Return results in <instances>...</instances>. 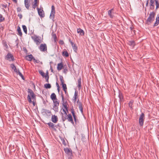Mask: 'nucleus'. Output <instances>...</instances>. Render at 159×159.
<instances>
[{"instance_id":"obj_35","label":"nucleus","mask_w":159,"mask_h":159,"mask_svg":"<svg viewBox=\"0 0 159 159\" xmlns=\"http://www.w3.org/2000/svg\"><path fill=\"white\" fill-rule=\"evenodd\" d=\"M129 44L130 45H131L133 47H134V46L135 45V43H134V41H129Z\"/></svg>"},{"instance_id":"obj_45","label":"nucleus","mask_w":159,"mask_h":159,"mask_svg":"<svg viewBox=\"0 0 159 159\" xmlns=\"http://www.w3.org/2000/svg\"><path fill=\"white\" fill-rule=\"evenodd\" d=\"M59 44H61V45H62V44H64V42L62 40H61L59 41Z\"/></svg>"},{"instance_id":"obj_48","label":"nucleus","mask_w":159,"mask_h":159,"mask_svg":"<svg viewBox=\"0 0 159 159\" xmlns=\"http://www.w3.org/2000/svg\"><path fill=\"white\" fill-rule=\"evenodd\" d=\"M11 68L13 69H14L15 68H16V67H15V66H14V65L13 64H12L11 65Z\"/></svg>"},{"instance_id":"obj_8","label":"nucleus","mask_w":159,"mask_h":159,"mask_svg":"<svg viewBox=\"0 0 159 159\" xmlns=\"http://www.w3.org/2000/svg\"><path fill=\"white\" fill-rule=\"evenodd\" d=\"M32 39L37 45L39 44L41 42V40L37 36L32 37Z\"/></svg>"},{"instance_id":"obj_15","label":"nucleus","mask_w":159,"mask_h":159,"mask_svg":"<svg viewBox=\"0 0 159 159\" xmlns=\"http://www.w3.org/2000/svg\"><path fill=\"white\" fill-rule=\"evenodd\" d=\"M64 150L65 152L70 156L72 155V151L70 149L68 148H66L64 149Z\"/></svg>"},{"instance_id":"obj_24","label":"nucleus","mask_w":159,"mask_h":159,"mask_svg":"<svg viewBox=\"0 0 159 159\" xmlns=\"http://www.w3.org/2000/svg\"><path fill=\"white\" fill-rule=\"evenodd\" d=\"M63 67V64L61 63H60L57 64V69L58 70H60Z\"/></svg>"},{"instance_id":"obj_21","label":"nucleus","mask_w":159,"mask_h":159,"mask_svg":"<svg viewBox=\"0 0 159 159\" xmlns=\"http://www.w3.org/2000/svg\"><path fill=\"white\" fill-rule=\"evenodd\" d=\"M77 32L81 36H83L84 35V32L80 28L78 29L77 30Z\"/></svg>"},{"instance_id":"obj_53","label":"nucleus","mask_w":159,"mask_h":159,"mask_svg":"<svg viewBox=\"0 0 159 159\" xmlns=\"http://www.w3.org/2000/svg\"><path fill=\"white\" fill-rule=\"evenodd\" d=\"M28 100V101H29V102L30 103V104H32V102H33V101H32V100Z\"/></svg>"},{"instance_id":"obj_25","label":"nucleus","mask_w":159,"mask_h":159,"mask_svg":"<svg viewBox=\"0 0 159 159\" xmlns=\"http://www.w3.org/2000/svg\"><path fill=\"white\" fill-rule=\"evenodd\" d=\"M17 31H18V34L20 36H22V34L21 31V30L20 28V27L19 26L18 27L17 29Z\"/></svg>"},{"instance_id":"obj_37","label":"nucleus","mask_w":159,"mask_h":159,"mask_svg":"<svg viewBox=\"0 0 159 159\" xmlns=\"http://www.w3.org/2000/svg\"><path fill=\"white\" fill-rule=\"evenodd\" d=\"M134 102L133 100H131L129 102V107H130L131 108H132V104L133 102Z\"/></svg>"},{"instance_id":"obj_33","label":"nucleus","mask_w":159,"mask_h":159,"mask_svg":"<svg viewBox=\"0 0 159 159\" xmlns=\"http://www.w3.org/2000/svg\"><path fill=\"white\" fill-rule=\"evenodd\" d=\"M5 20V18L2 15L0 14V22L4 21Z\"/></svg>"},{"instance_id":"obj_52","label":"nucleus","mask_w":159,"mask_h":159,"mask_svg":"<svg viewBox=\"0 0 159 159\" xmlns=\"http://www.w3.org/2000/svg\"><path fill=\"white\" fill-rule=\"evenodd\" d=\"M14 71H15L17 73L18 72V71H19V70H17L16 68H15V69H14Z\"/></svg>"},{"instance_id":"obj_6","label":"nucleus","mask_w":159,"mask_h":159,"mask_svg":"<svg viewBox=\"0 0 159 159\" xmlns=\"http://www.w3.org/2000/svg\"><path fill=\"white\" fill-rule=\"evenodd\" d=\"M37 10L38 14L42 18L44 17L45 13L43 8H39L38 7Z\"/></svg>"},{"instance_id":"obj_1","label":"nucleus","mask_w":159,"mask_h":159,"mask_svg":"<svg viewBox=\"0 0 159 159\" xmlns=\"http://www.w3.org/2000/svg\"><path fill=\"white\" fill-rule=\"evenodd\" d=\"M149 4L150 8L152 10H153L156 6V10L157 11L159 7V2L158 0H147L146 3V6H148Z\"/></svg>"},{"instance_id":"obj_7","label":"nucleus","mask_w":159,"mask_h":159,"mask_svg":"<svg viewBox=\"0 0 159 159\" xmlns=\"http://www.w3.org/2000/svg\"><path fill=\"white\" fill-rule=\"evenodd\" d=\"M62 111L63 112V113H61L62 120L63 121H64L67 119V116L68 115H67V114L65 109H62Z\"/></svg>"},{"instance_id":"obj_26","label":"nucleus","mask_w":159,"mask_h":159,"mask_svg":"<svg viewBox=\"0 0 159 159\" xmlns=\"http://www.w3.org/2000/svg\"><path fill=\"white\" fill-rule=\"evenodd\" d=\"M62 55L66 57H67L69 56V53L66 50L63 51L62 52Z\"/></svg>"},{"instance_id":"obj_56","label":"nucleus","mask_w":159,"mask_h":159,"mask_svg":"<svg viewBox=\"0 0 159 159\" xmlns=\"http://www.w3.org/2000/svg\"><path fill=\"white\" fill-rule=\"evenodd\" d=\"M70 159H71L70 158Z\"/></svg>"},{"instance_id":"obj_27","label":"nucleus","mask_w":159,"mask_h":159,"mask_svg":"<svg viewBox=\"0 0 159 159\" xmlns=\"http://www.w3.org/2000/svg\"><path fill=\"white\" fill-rule=\"evenodd\" d=\"M112 9H111V10L108 11V14L110 17L111 18H113L114 16V15L112 14Z\"/></svg>"},{"instance_id":"obj_31","label":"nucleus","mask_w":159,"mask_h":159,"mask_svg":"<svg viewBox=\"0 0 159 159\" xmlns=\"http://www.w3.org/2000/svg\"><path fill=\"white\" fill-rule=\"evenodd\" d=\"M78 98V93L77 91H75L74 98V99H76Z\"/></svg>"},{"instance_id":"obj_11","label":"nucleus","mask_w":159,"mask_h":159,"mask_svg":"<svg viewBox=\"0 0 159 159\" xmlns=\"http://www.w3.org/2000/svg\"><path fill=\"white\" fill-rule=\"evenodd\" d=\"M39 48L40 50L42 52H44L47 50L46 45L45 44H41Z\"/></svg>"},{"instance_id":"obj_17","label":"nucleus","mask_w":159,"mask_h":159,"mask_svg":"<svg viewBox=\"0 0 159 159\" xmlns=\"http://www.w3.org/2000/svg\"><path fill=\"white\" fill-rule=\"evenodd\" d=\"M39 3V0H34L32 3V7L34 9H35L36 7L38 6Z\"/></svg>"},{"instance_id":"obj_9","label":"nucleus","mask_w":159,"mask_h":159,"mask_svg":"<svg viewBox=\"0 0 159 159\" xmlns=\"http://www.w3.org/2000/svg\"><path fill=\"white\" fill-rule=\"evenodd\" d=\"M62 108L63 109H65L67 111L68 105L67 102H66V100H62Z\"/></svg>"},{"instance_id":"obj_23","label":"nucleus","mask_w":159,"mask_h":159,"mask_svg":"<svg viewBox=\"0 0 159 159\" xmlns=\"http://www.w3.org/2000/svg\"><path fill=\"white\" fill-rule=\"evenodd\" d=\"M33 57L32 55H29L25 57L26 59L29 61H31L33 59Z\"/></svg>"},{"instance_id":"obj_34","label":"nucleus","mask_w":159,"mask_h":159,"mask_svg":"<svg viewBox=\"0 0 159 159\" xmlns=\"http://www.w3.org/2000/svg\"><path fill=\"white\" fill-rule=\"evenodd\" d=\"M22 28L24 32L26 34L27 33V28L26 27L25 25H22Z\"/></svg>"},{"instance_id":"obj_49","label":"nucleus","mask_w":159,"mask_h":159,"mask_svg":"<svg viewBox=\"0 0 159 159\" xmlns=\"http://www.w3.org/2000/svg\"><path fill=\"white\" fill-rule=\"evenodd\" d=\"M2 6L3 8H6L7 7V5L2 4Z\"/></svg>"},{"instance_id":"obj_39","label":"nucleus","mask_w":159,"mask_h":159,"mask_svg":"<svg viewBox=\"0 0 159 159\" xmlns=\"http://www.w3.org/2000/svg\"><path fill=\"white\" fill-rule=\"evenodd\" d=\"M60 80L61 82V84H64V81L63 79V77L62 76H60Z\"/></svg>"},{"instance_id":"obj_43","label":"nucleus","mask_w":159,"mask_h":159,"mask_svg":"<svg viewBox=\"0 0 159 159\" xmlns=\"http://www.w3.org/2000/svg\"><path fill=\"white\" fill-rule=\"evenodd\" d=\"M32 60L34 61V62L35 63H38L39 62V61L38 60L35 59L34 57L33 58V59H32Z\"/></svg>"},{"instance_id":"obj_18","label":"nucleus","mask_w":159,"mask_h":159,"mask_svg":"<svg viewBox=\"0 0 159 159\" xmlns=\"http://www.w3.org/2000/svg\"><path fill=\"white\" fill-rule=\"evenodd\" d=\"M69 40L73 50L75 52H76L77 50V47L76 46V44H74L72 41H71L70 39H69Z\"/></svg>"},{"instance_id":"obj_30","label":"nucleus","mask_w":159,"mask_h":159,"mask_svg":"<svg viewBox=\"0 0 159 159\" xmlns=\"http://www.w3.org/2000/svg\"><path fill=\"white\" fill-rule=\"evenodd\" d=\"M50 97L52 99H56V95L54 93L52 94Z\"/></svg>"},{"instance_id":"obj_3","label":"nucleus","mask_w":159,"mask_h":159,"mask_svg":"<svg viewBox=\"0 0 159 159\" xmlns=\"http://www.w3.org/2000/svg\"><path fill=\"white\" fill-rule=\"evenodd\" d=\"M144 119V114L143 113H142L141 115L140 116L139 119V123L140 126L141 127L143 126Z\"/></svg>"},{"instance_id":"obj_42","label":"nucleus","mask_w":159,"mask_h":159,"mask_svg":"<svg viewBox=\"0 0 159 159\" xmlns=\"http://www.w3.org/2000/svg\"><path fill=\"white\" fill-rule=\"evenodd\" d=\"M119 97L120 99H122L123 98L122 95L121 93H119Z\"/></svg>"},{"instance_id":"obj_50","label":"nucleus","mask_w":159,"mask_h":159,"mask_svg":"<svg viewBox=\"0 0 159 159\" xmlns=\"http://www.w3.org/2000/svg\"><path fill=\"white\" fill-rule=\"evenodd\" d=\"M56 85L57 87V90H58V92H59V86L58 83H56Z\"/></svg>"},{"instance_id":"obj_10","label":"nucleus","mask_w":159,"mask_h":159,"mask_svg":"<svg viewBox=\"0 0 159 159\" xmlns=\"http://www.w3.org/2000/svg\"><path fill=\"white\" fill-rule=\"evenodd\" d=\"M28 97L29 98V99H33L35 98V95L31 90L29 91Z\"/></svg>"},{"instance_id":"obj_41","label":"nucleus","mask_w":159,"mask_h":159,"mask_svg":"<svg viewBox=\"0 0 159 159\" xmlns=\"http://www.w3.org/2000/svg\"><path fill=\"white\" fill-rule=\"evenodd\" d=\"M17 74H18L23 79H24V76H23L22 74L19 71H18V72L17 73Z\"/></svg>"},{"instance_id":"obj_44","label":"nucleus","mask_w":159,"mask_h":159,"mask_svg":"<svg viewBox=\"0 0 159 159\" xmlns=\"http://www.w3.org/2000/svg\"><path fill=\"white\" fill-rule=\"evenodd\" d=\"M45 112L46 113H49V114L51 113V111H50L49 110H45Z\"/></svg>"},{"instance_id":"obj_14","label":"nucleus","mask_w":159,"mask_h":159,"mask_svg":"<svg viewBox=\"0 0 159 159\" xmlns=\"http://www.w3.org/2000/svg\"><path fill=\"white\" fill-rule=\"evenodd\" d=\"M39 74L43 77H45V78L46 80V81L47 82H48L49 76L48 74H47L46 75H45V73L43 71H39Z\"/></svg>"},{"instance_id":"obj_13","label":"nucleus","mask_w":159,"mask_h":159,"mask_svg":"<svg viewBox=\"0 0 159 159\" xmlns=\"http://www.w3.org/2000/svg\"><path fill=\"white\" fill-rule=\"evenodd\" d=\"M68 121L70 122L74 126L75 125V123L73 121L72 117L70 114H69L67 115V118Z\"/></svg>"},{"instance_id":"obj_28","label":"nucleus","mask_w":159,"mask_h":159,"mask_svg":"<svg viewBox=\"0 0 159 159\" xmlns=\"http://www.w3.org/2000/svg\"><path fill=\"white\" fill-rule=\"evenodd\" d=\"M62 85V87L63 88V89L64 91H65V93H66V92L67 91V87L66 84H61Z\"/></svg>"},{"instance_id":"obj_36","label":"nucleus","mask_w":159,"mask_h":159,"mask_svg":"<svg viewBox=\"0 0 159 159\" xmlns=\"http://www.w3.org/2000/svg\"><path fill=\"white\" fill-rule=\"evenodd\" d=\"M76 116L74 117V119L75 121V125H78L79 124V121L76 118Z\"/></svg>"},{"instance_id":"obj_32","label":"nucleus","mask_w":159,"mask_h":159,"mask_svg":"<svg viewBox=\"0 0 159 159\" xmlns=\"http://www.w3.org/2000/svg\"><path fill=\"white\" fill-rule=\"evenodd\" d=\"M78 86L79 89H80L81 86V78H80L78 80Z\"/></svg>"},{"instance_id":"obj_47","label":"nucleus","mask_w":159,"mask_h":159,"mask_svg":"<svg viewBox=\"0 0 159 159\" xmlns=\"http://www.w3.org/2000/svg\"><path fill=\"white\" fill-rule=\"evenodd\" d=\"M36 101H33L32 104L33 106H35L36 104Z\"/></svg>"},{"instance_id":"obj_54","label":"nucleus","mask_w":159,"mask_h":159,"mask_svg":"<svg viewBox=\"0 0 159 159\" xmlns=\"http://www.w3.org/2000/svg\"><path fill=\"white\" fill-rule=\"evenodd\" d=\"M15 3H17V0H12Z\"/></svg>"},{"instance_id":"obj_12","label":"nucleus","mask_w":159,"mask_h":159,"mask_svg":"<svg viewBox=\"0 0 159 159\" xmlns=\"http://www.w3.org/2000/svg\"><path fill=\"white\" fill-rule=\"evenodd\" d=\"M6 59L9 61H13L14 59L13 56L10 53H8L7 55Z\"/></svg>"},{"instance_id":"obj_22","label":"nucleus","mask_w":159,"mask_h":159,"mask_svg":"<svg viewBox=\"0 0 159 159\" xmlns=\"http://www.w3.org/2000/svg\"><path fill=\"white\" fill-rule=\"evenodd\" d=\"M79 100H78L77 101V103H78V105L79 106V108L81 113H83V108L82 107V104L80 102H79Z\"/></svg>"},{"instance_id":"obj_29","label":"nucleus","mask_w":159,"mask_h":159,"mask_svg":"<svg viewBox=\"0 0 159 159\" xmlns=\"http://www.w3.org/2000/svg\"><path fill=\"white\" fill-rule=\"evenodd\" d=\"M52 38L53 39L54 42L56 43L57 41V36L56 34H55L53 33L52 34Z\"/></svg>"},{"instance_id":"obj_55","label":"nucleus","mask_w":159,"mask_h":159,"mask_svg":"<svg viewBox=\"0 0 159 159\" xmlns=\"http://www.w3.org/2000/svg\"><path fill=\"white\" fill-rule=\"evenodd\" d=\"M62 143H63V144L65 145V144L64 143H65V141H64H64H63Z\"/></svg>"},{"instance_id":"obj_46","label":"nucleus","mask_w":159,"mask_h":159,"mask_svg":"<svg viewBox=\"0 0 159 159\" xmlns=\"http://www.w3.org/2000/svg\"><path fill=\"white\" fill-rule=\"evenodd\" d=\"M21 11V8L18 7L17 8V11L18 12H20Z\"/></svg>"},{"instance_id":"obj_4","label":"nucleus","mask_w":159,"mask_h":159,"mask_svg":"<svg viewBox=\"0 0 159 159\" xmlns=\"http://www.w3.org/2000/svg\"><path fill=\"white\" fill-rule=\"evenodd\" d=\"M53 109L55 111H58V106L59 105V102L57 101V100H53Z\"/></svg>"},{"instance_id":"obj_38","label":"nucleus","mask_w":159,"mask_h":159,"mask_svg":"<svg viewBox=\"0 0 159 159\" xmlns=\"http://www.w3.org/2000/svg\"><path fill=\"white\" fill-rule=\"evenodd\" d=\"M44 87L46 89H50L51 88V85L49 84H46L44 85Z\"/></svg>"},{"instance_id":"obj_51","label":"nucleus","mask_w":159,"mask_h":159,"mask_svg":"<svg viewBox=\"0 0 159 159\" xmlns=\"http://www.w3.org/2000/svg\"><path fill=\"white\" fill-rule=\"evenodd\" d=\"M18 16L20 17V19H21L22 17V16L21 14H18Z\"/></svg>"},{"instance_id":"obj_20","label":"nucleus","mask_w":159,"mask_h":159,"mask_svg":"<svg viewBox=\"0 0 159 159\" xmlns=\"http://www.w3.org/2000/svg\"><path fill=\"white\" fill-rule=\"evenodd\" d=\"M47 124L48 125L49 127L51 128L52 129L54 130H56L55 127H56V125H55L54 124L51 122H50L49 123H48Z\"/></svg>"},{"instance_id":"obj_16","label":"nucleus","mask_w":159,"mask_h":159,"mask_svg":"<svg viewBox=\"0 0 159 159\" xmlns=\"http://www.w3.org/2000/svg\"><path fill=\"white\" fill-rule=\"evenodd\" d=\"M51 120L54 123H56L57 122L58 119L57 116L54 115H52L51 117Z\"/></svg>"},{"instance_id":"obj_5","label":"nucleus","mask_w":159,"mask_h":159,"mask_svg":"<svg viewBox=\"0 0 159 159\" xmlns=\"http://www.w3.org/2000/svg\"><path fill=\"white\" fill-rule=\"evenodd\" d=\"M55 8L54 6L53 5L51 7V11L50 16V18L52 20H54L55 17Z\"/></svg>"},{"instance_id":"obj_2","label":"nucleus","mask_w":159,"mask_h":159,"mask_svg":"<svg viewBox=\"0 0 159 159\" xmlns=\"http://www.w3.org/2000/svg\"><path fill=\"white\" fill-rule=\"evenodd\" d=\"M155 15L156 13L155 12L153 11L151 12L146 21V23L148 25L151 24L154 21Z\"/></svg>"},{"instance_id":"obj_40","label":"nucleus","mask_w":159,"mask_h":159,"mask_svg":"<svg viewBox=\"0 0 159 159\" xmlns=\"http://www.w3.org/2000/svg\"><path fill=\"white\" fill-rule=\"evenodd\" d=\"M71 112L72 114V115H73V117L76 116L75 114V111H74V110L71 109Z\"/></svg>"},{"instance_id":"obj_19","label":"nucleus","mask_w":159,"mask_h":159,"mask_svg":"<svg viewBox=\"0 0 159 159\" xmlns=\"http://www.w3.org/2000/svg\"><path fill=\"white\" fill-rule=\"evenodd\" d=\"M159 24V14H158L156 18V21L155 23L153 26H156Z\"/></svg>"}]
</instances>
